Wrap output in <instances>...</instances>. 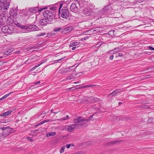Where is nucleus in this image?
I'll use <instances>...</instances> for the list:
<instances>
[{"instance_id":"f257e3e1","label":"nucleus","mask_w":154,"mask_h":154,"mask_svg":"<svg viewBox=\"0 0 154 154\" xmlns=\"http://www.w3.org/2000/svg\"><path fill=\"white\" fill-rule=\"evenodd\" d=\"M63 6L62 4H55L50 8V9L53 12L59 10V14L61 17L63 18H66L69 15V11L67 8L63 7L61 9Z\"/></svg>"},{"instance_id":"f03ea898","label":"nucleus","mask_w":154,"mask_h":154,"mask_svg":"<svg viewBox=\"0 0 154 154\" xmlns=\"http://www.w3.org/2000/svg\"><path fill=\"white\" fill-rule=\"evenodd\" d=\"M50 10L51 11L47 10L44 11L43 12V15L46 18V19H48L50 21H51V20L54 17L53 13L56 11L53 12V11L51 10L50 9Z\"/></svg>"},{"instance_id":"7ed1b4c3","label":"nucleus","mask_w":154,"mask_h":154,"mask_svg":"<svg viewBox=\"0 0 154 154\" xmlns=\"http://www.w3.org/2000/svg\"><path fill=\"white\" fill-rule=\"evenodd\" d=\"M22 28L25 29L26 30L25 32H26L39 30V28L37 26L34 25H30L28 26H24Z\"/></svg>"},{"instance_id":"20e7f679","label":"nucleus","mask_w":154,"mask_h":154,"mask_svg":"<svg viewBox=\"0 0 154 154\" xmlns=\"http://www.w3.org/2000/svg\"><path fill=\"white\" fill-rule=\"evenodd\" d=\"M47 8V7L46 6H45L44 7H42L40 8H39L37 6L34 8H30L29 11L30 12L34 14L38 12L39 13L43 10Z\"/></svg>"},{"instance_id":"39448f33","label":"nucleus","mask_w":154,"mask_h":154,"mask_svg":"<svg viewBox=\"0 0 154 154\" xmlns=\"http://www.w3.org/2000/svg\"><path fill=\"white\" fill-rule=\"evenodd\" d=\"M84 125V123L80 124H72L69 125L67 126V129L68 131L69 132H71L73 131L74 129L76 128H78V127L80 126H82Z\"/></svg>"},{"instance_id":"423d86ee","label":"nucleus","mask_w":154,"mask_h":154,"mask_svg":"<svg viewBox=\"0 0 154 154\" xmlns=\"http://www.w3.org/2000/svg\"><path fill=\"white\" fill-rule=\"evenodd\" d=\"M93 115L90 116V118L88 119H83L81 117H79L77 119H74V122L75 123H79L82 122H89L90 119L92 117Z\"/></svg>"},{"instance_id":"0eeeda50","label":"nucleus","mask_w":154,"mask_h":154,"mask_svg":"<svg viewBox=\"0 0 154 154\" xmlns=\"http://www.w3.org/2000/svg\"><path fill=\"white\" fill-rule=\"evenodd\" d=\"M79 5L78 3H77V4L74 3H72L70 7L71 11L75 13L77 12L78 11V5Z\"/></svg>"},{"instance_id":"6e6552de","label":"nucleus","mask_w":154,"mask_h":154,"mask_svg":"<svg viewBox=\"0 0 154 154\" xmlns=\"http://www.w3.org/2000/svg\"><path fill=\"white\" fill-rule=\"evenodd\" d=\"M51 22L49 19L46 18L42 19L39 22L40 24L42 26H46L50 23Z\"/></svg>"},{"instance_id":"1a4fd4ad","label":"nucleus","mask_w":154,"mask_h":154,"mask_svg":"<svg viewBox=\"0 0 154 154\" xmlns=\"http://www.w3.org/2000/svg\"><path fill=\"white\" fill-rule=\"evenodd\" d=\"M9 5V2H7L5 4L2 5L1 7L0 10L2 12L6 11L8 8Z\"/></svg>"},{"instance_id":"9d476101","label":"nucleus","mask_w":154,"mask_h":154,"mask_svg":"<svg viewBox=\"0 0 154 154\" xmlns=\"http://www.w3.org/2000/svg\"><path fill=\"white\" fill-rule=\"evenodd\" d=\"M91 8L88 7H86L84 10V13L87 16H89L91 12Z\"/></svg>"},{"instance_id":"9b49d317","label":"nucleus","mask_w":154,"mask_h":154,"mask_svg":"<svg viewBox=\"0 0 154 154\" xmlns=\"http://www.w3.org/2000/svg\"><path fill=\"white\" fill-rule=\"evenodd\" d=\"M75 72H74L73 71L72 72V73L71 75H69L67 76L66 79V80H70L71 79H75L77 78V77H75V75L74 74L75 73Z\"/></svg>"},{"instance_id":"f8f14e48","label":"nucleus","mask_w":154,"mask_h":154,"mask_svg":"<svg viewBox=\"0 0 154 154\" xmlns=\"http://www.w3.org/2000/svg\"><path fill=\"white\" fill-rule=\"evenodd\" d=\"M73 28L71 26H69L66 27L63 30V32L67 33L72 31Z\"/></svg>"},{"instance_id":"ddd939ff","label":"nucleus","mask_w":154,"mask_h":154,"mask_svg":"<svg viewBox=\"0 0 154 154\" xmlns=\"http://www.w3.org/2000/svg\"><path fill=\"white\" fill-rule=\"evenodd\" d=\"M80 42L75 41V42H72L69 45V47H74V46H77L79 45Z\"/></svg>"},{"instance_id":"4468645a","label":"nucleus","mask_w":154,"mask_h":154,"mask_svg":"<svg viewBox=\"0 0 154 154\" xmlns=\"http://www.w3.org/2000/svg\"><path fill=\"white\" fill-rule=\"evenodd\" d=\"M73 67L74 66H72L66 68L64 71V72L66 73L70 72L73 69L72 68H73Z\"/></svg>"},{"instance_id":"2eb2a0df","label":"nucleus","mask_w":154,"mask_h":154,"mask_svg":"<svg viewBox=\"0 0 154 154\" xmlns=\"http://www.w3.org/2000/svg\"><path fill=\"white\" fill-rule=\"evenodd\" d=\"M10 14L11 16L15 17L17 16V13L15 12H14V11L13 9H11L10 11Z\"/></svg>"},{"instance_id":"dca6fc26","label":"nucleus","mask_w":154,"mask_h":154,"mask_svg":"<svg viewBox=\"0 0 154 154\" xmlns=\"http://www.w3.org/2000/svg\"><path fill=\"white\" fill-rule=\"evenodd\" d=\"M8 27L7 26H5L3 27L2 28V31L4 33H6L8 31Z\"/></svg>"},{"instance_id":"f3484780","label":"nucleus","mask_w":154,"mask_h":154,"mask_svg":"<svg viewBox=\"0 0 154 154\" xmlns=\"http://www.w3.org/2000/svg\"><path fill=\"white\" fill-rule=\"evenodd\" d=\"M3 17L0 15V25H2L4 24L5 21L4 20Z\"/></svg>"},{"instance_id":"a211bd4d","label":"nucleus","mask_w":154,"mask_h":154,"mask_svg":"<svg viewBox=\"0 0 154 154\" xmlns=\"http://www.w3.org/2000/svg\"><path fill=\"white\" fill-rule=\"evenodd\" d=\"M12 112L11 110H9L6 112L4 113H3L1 114L0 116H8L9 114L11 113Z\"/></svg>"},{"instance_id":"6ab92c4d","label":"nucleus","mask_w":154,"mask_h":154,"mask_svg":"<svg viewBox=\"0 0 154 154\" xmlns=\"http://www.w3.org/2000/svg\"><path fill=\"white\" fill-rule=\"evenodd\" d=\"M56 133L54 132H51L47 134L46 136L48 137L50 136H54L56 135Z\"/></svg>"},{"instance_id":"aec40b11","label":"nucleus","mask_w":154,"mask_h":154,"mask_svg":"<svg viewBox=\"0 0 154 154\" xmlns=\"http://www.w3.org/2000/svg\"><path fill=\"white\" fill-rule=\"evenodd\" d=\"M120 51H121V50L120 48H115L114 50L111 51H113V53L114 54H116L118 52H120Z\"/></svg>"},{"instance_id":"412c9836","label":"nucleus","mask_w":154,"mask_h":154,"mask_svg":"<svg viewBox=\"0 0 154 154\" xmlns=\"http://www.w3.org/2000/svg\"><path fill=\"white\" fill-rule=\"evenodd\" d=\"M120 142V140H115L111 142H110L108 143V145H114L118 143H119Z\"/></svg>"},{"instance_id":"4be33fe9","label":"nucleus","mask_w":154,"mask_h":154,"mask_svg":"<svg viewBox=\"0 0 154 154\" xmlns=\"http://www.w3.org/2000/svg\"><path fill=\"white\" fill-rule=\"evenodd\" d=\"M111 9V7L110 5H108L103 8V10L105 12L106 11H108Z\"/></svg>"},{"instance_id":"5701e85b","label":"nucleus","mask_w":154,"mask_h":154,"mask_svg":"<svg viewBox=\"0 0 154 154\" xmlns=\"http://www.w3.org/2000/svg\"><path fill=\"white\" fill-rule=\"evenodd\" d=\"M14 29H10V28L8 27V31L6 33H8V34H10L13 33L14 32Z\"/></svg>"},{"instance_id":"b1692460","label":"nucleus","mask_w":154,"mask_h":154,"mask_svg":"<svg viewBox=\"0 0 154 154\" xmlns=\"http://www.w3.org/2000/svg\"><path fill=\"white\" fill-rule=\"evenodd\" d=\"M117 95L116 93L114 91L113 92L108 95V97H110L113 96H116Z\"/></svg>"},{"instance_id":"393cba45","label":"nucleus","mask_w":154,"mask_h":154,"mask_svg":"<svg viewBox=\"0 0 154 154\" xmlns=\"http://www.w3.org/2000/svg\"><path fill=\"white\" fill-rule=\"evenodd\" d=\"M94 86H95V85H87L86 86H82L81 87V88H86L91 87Z\"/></svg>"},{"instance_id":"a878e982","label":"nucleus","mask_w":154,"mask_h":154,"mask_svg":"<svg viewBox=\"0 0 154 154\" xmlns=\"http://www.w3.org/2000/svg\"><path fill=\"white\" fill-rule=\"evenodd\" d=\"M65 148V146H63L61 147V149L60 150V153H61L64 152Z\"/></svg>"},{"instance_id":"bb28decb","label":"nucleus","mask_w":154,"mask_h":154,"mask_svg":"<svg viewBox=\"0 0 154 154\" xmlns=\"http://www.w3.org/2000/svg\"><path fill=\"white\" fill-rule=\"evenodd\" d=\"M11 50H8L7 51L5 52L4 53V54L5 55H8L11 52Z\"/></svg>"},{"instance_id":"cd10ccee","label":"nucleus","mask_w":154,"mask_h":154,"mask_svg":"<svg viewBox=\"0 0 154 154\" xmlns=\"http://www.w3.org/2000/svg\"><path fill=\"white\" fill-rule=\"evenodd\" d=\"M116 93V94L117 95L121 91L120 89H117L114 91Z\"/></svg>"},{"instance_id":"c85d7f7f","label":"nucleus","mask_w":154,"mask_h":154,"mask_svg":"<svg viewBox=\"0 0 154 154\" xmlns=\"http://www.w3.org/2000/svg\"><path fill=\"white\" fill-rule=\"evenodd\" d=\"M54 110L53 109H52L51 110V112L52 113H54L55 114H56L58 112H59V111H58L57 109H55L54 110Z\"/></svg>"},{"instance_id":"c756f323","label":"nucleus","mask_w":154,"mask_h":154,"mask_svg":"<svg viewBox=\"0 0 154 154\" xmlns=\"http://www.w3.org/2000/svg\"><path fill=\"white\" fill-rule=\"evenodd\" d=\"M93 97H91L90 98L88 97V98L87 100H86L87 101L88 100V101H89V102H91L92 100H91L92 99H93Z\"/></svg>"},{"instance_id":"7c9ffc66","label":"nucleus","mask_w":154,"mask_h":154,"mask_svg":"<svg viewBox=\"0 0 154 154\" xmlns=\"http://www.w3.org/2000/svg\"><path fill=\"white\" fill-rule=\"evenodd\" d=\"M61 29L60 28H56L54 29L55 32L59 31L61 30Z\"/></svg>"},{"instance_id":"2f4dec72","label":"nucleus","mask_w":154,"mask_h":154,"mask_svg":"<svg viewBox=\"0 0 154 154\" xmlns=\"http://www.w3.org/2000/svg\"><path fill=\"white\" fill-rule=\"evenodd\" d=\"M13 93V92H10V93H8V94H5L4 96V97L5 98H6L8 96L10 95L11 94H12Z\"/></svg>"},{"instance_id":"473e14b6","label":"nucleus","mask_w":154,"mask_h":154,"mask_svg":"<svg viewBox=\"0 0 154 154\" xmlns=\"http://www.w3.org/2000/svg\"><path fill=\"white\" fill-rule=\"evenodd\" d=\"M9 128V127L8 126H7V127H2L1 128V129H2V130H5L8 128Z\"/></svg>"},{"instance_id":"72a5a7b5","label":"nucleus","mask_w":154,"mask_h":154,"mask_svg":"<svg viewBox=\"0 0 154 154\" xmlns=\"http://www.w3.org/2000/svg\"><path fill=\"white\" fill-rule=\"evenodd\" d=\"M8 0H0V3H5L7 2Z\"/></svg>"},{"instance_id":"f704fd0d","label":"nucleus","mask_w":154,"mask_h":154,"mask_svg":"<svg viewBox=\"0 0 154 154\" xmlns=\"http://www.w3.org/2000/svg\"><path fill=\"white\" fill-rule=\"evenodd\" d=\"M46 122V120H44L43 121L41 122H40L39 124L37 126H38V125H42V124H43L44 123H45V122Z\"/></svg>"},{"instance_id":"c9c22d12","label":"nucleus","mask_w":154,"mask_h":154,"mask_svg":"<svg viewBox=\"0 0 154 154\" xmlns=\"http://www.w3.org/2000/svg\"><path fill=\"white\" fill-rule=\"evenodd\" d=\"M45 33H41V34L38 35H37L38 36H43L44 35H45Z\"/></svg>"},{"instance_id":"e433bc0d","label":"nucleus","mask_w":154,"mask_h":154,"mask_svg":"<svg viewBox=\"0 0 154 154\" xmlns=\"http://www.w3.org/2000/svg\"><path fill=\"white\" fill-rule=\"evenodd\" d=\"M148 49L150 50H152L154 51V48L152 47V46H149Z\"/></svg>"},{"instance_id":"4c0bfd02","label":"nucleus","mask_w":154,"mask_h":154,"mask_svg":"<svg viewBox=\"0 0 154 154\" xmlns=\"http://www.w3.org/2000/svg\"><path fill=\"white\" fill-rule=\"evenodd\" d=\"M136 1L137 2L140 3L142 2L143 1V0H136Z\"/></svg>"},{"instance_id":"58836bf2","label":"nucleus","mask_w":154,"mask_h":154,"mask_svg":"<svg viewBox=\"0 0 154 154\" xmlns=\"http://www.w3.org/2000/svg\"><path fill=\"white\" fill-rule=\"evenodd\" d=\"M71 146V145L69 144H67L66 145L67 148H69Z\"/></svg>"},{"instance_id":"ea45409f","label":"nucleus","mask_w":154,"mask_h":154,"mask_svg":"<svg viewBox=\"0 0 154 154\" xmlns=\"http://www.w3.org/2000/svg\"><path fill=\"white\" fill-rule=\"evenodd\" d=\"M27 139L31 142L33 141V140L32 139H31L29 137H27Z\"/></svg>"},{"instance_id":"a19ab883","label":"nucleus","mask_w":154,"mask_h":154,"mask_svg":"<svg viewBox=\"0 0 154 154\" xmlns=\"http://www.w3.org/2000/svg\"><path fill=\"white\" fill-rule=\"evenodd\" d=\"M113 57H114V56H113V55H112L109 58L110 60H112L113 59Z\"/></svg>"},{"instance_id":"79ce46f5","label":"nucleus","mask_w":154,"mask_h":154,"mask_svg":"<svg viewBox=\"0 0 154 154\" xmlns=\"http://www.w3.org/2000/svg\"><path fill=\"white\" fill-rule=\"evenodd\" d=\"M123 56V54L121 53H119L118 54V56L119 57H122Z\"/></svg>"},{"instance_id":"37998d69","label":"nucleus","mask_w":154,"mask_h":154,"mask_svg":"<svg viewBox=\"0 0 154 154\" xmlns=\"http://www.w3.org/2000/svg\"><path fill=\"white\" fill-rule=\"evenodd\" d=\"M80 82H81V81L79 80V81L77 82H74L73 83L74 84H78V83H80Z\"/></svg>"},{"instance_id":"c03bdc74","label":"nucleus","mask_w":154,"mask_h":154,"mask_svg":"<svg viewBox=\"0 0 154 154\" xmlns=\"http://www.w3.org/2000/svg\"><path fill=\"white\" fill-rule=\"evenodd\" d=\"M40 83V81H38V82H35L34 84H36V85H38V84H39V83Z\"/></svg>"},{"instance_id":"a18cd8bd","label":"nucleus","mask_w":154,"mask_h":154,"mask_svg":"<svg viewBox=\"0 0 154 154\" xmlns=\"http://www.w3.org/2000/svg\"><path fill=\"white\" fill-rule=\"evenodd\" d=\"M62 60H63V58H62V59L57 60H56V61H57L58 62H60V61H62Z\"/></svg>"},{"instance_id":"49530a36","label":"nucleus","mask_w":154,"mask_h":154,"mask_svg":"<svg viewBox=\"0 0 154 154\" xmlns=\"http://www.w3.org/2000/svg\"><path fill=\"white\" fill-rule=\"evenodd\" d=\"M73 47L72 48V50H75L76 48V47Z\"/></svg>"},{"instance_id":"de8ad7c7","label":"nucleus","mask_w":154,"mask_h":154,"mask_svg":"<svg viewBox=\"0 0 154 154\" xmlns=\"http://www.w3.org/2000/svg\"><path fill=\"white\" fill-rule=\"evenodd\" d=\"M5 98L3 96L0 99V100H3Z\"/></svg>"},{"instance_id":"09e8293b","label":"nucleus","mask_w":154,"mask_h":154,"mask_svg":"<svg viewBox=\"0 0 154 154\" xmlns=\"http://www.w3.org/2000/svg\"><path fill=\"white\" fill-rule=\"evenodd\" d=\"M60 120H66V119L65 118H62Z\"/></svg>"},{"instance_id":"8fccbe9b","label":"nucleus","mask_w":154,"mask_h":154,"mask_svg":"<svg viewBox=\"0 0 154 154\" xmlns=\"http://www.w3.org/2000/svg\"><path fill=\"white\" fill-rule=\"evenodd\" d=\"M43 63V62H42V63H40V64L37 65H36V66H37V67H38L39 66H40L41 64H42Z\"/></svg>"},{"instance_id":"3c124183","label":"nucleus","mask_w":154,"mask_h":154,"mask_svg":"<svg viewBox=\"0 0 154 154\" xmlns=\"http://www.w3.org/2000/svg\"><path fill=\"white\" fill-rule=\"evenodd\" d=\"M37 67V66H35L33 67L32 68L35 69Z\"/></svg>"},{"instance_id":"603ef678","label":"nucleus","mask_w":154,"mask_h":154,"mask_svg":"<svg viewBox=\"0 0 154 154\" xmlns=\"http://www.w3.org/2000/svg\"><path fill=\"white\" fill-rule=\"evenodd\" d=\"M37 67V66H35L33 67L32 68L35 69Z\"/></svg>"},{"instance_id":"864d4df0","label":"nucleus","mask_w":154,"mask_h":154,"mask_svg":"<svg viewBox=\"0 0 154 154\" xmlns=\"http://www.w3.org/2000/svg\"><path fill=\"white\" fill-rule=\"evenodd\" d=\"M50 119H48V120H46V122H49L50 121Z\"/></svg>"},{"instance_id":"5fc2aeb1","label":"nucleus","mask_w":154,"mask_h":154,"mask_svg":"<svg viewBox=\"0 0 154 154\" xmlns=\"http://www.w3.org/2000/svg\"><path fill=\"white\" fill-rule=\"evenodd\" d=\"M122 104V103H121V102H119V105H120L121 104Z\"/></svg>"},{"instance_id":"6e6d98bb","label":"nucleus","mask_w":154,"mask_h":154,"mask_svg":"<svg viewBox=\"0 0 154 154\" xmlns=\"http://www.w3.org/2000/svg\"><path fill=\"white\" fill-rule=\"evenodd\" d=\"M66 118H69V116L68 115H66Z\"/></svg>"},{"instance_id":"4d7b16f0","label":"nucleus","mask_w":154,"mask_h":154,"mask_svg":"<svg viewBox=\"0 0 154 154\" xmlns=\"http://www.w3.org/2000/svg\"><path fill=\"white\" fill-rule=\"evenodd\" d=\"M98 44H97V45H96V47H98L99 46H98L97 45Z\"/></svg>"},{"instance_id":"13d9d810","label":"nucleus","mask_w":154,"mask_h":154,"mask_svg":"<svg viewBox=\"0 0 154 154\" xmlns=\"http://www.w3.org/2000/svg\"><path fill=\"white\" fill-rule=\"evenodd\" d=\"M30 60V59H28V60L27 61H26V62L27 61H29V60Z\"/></svg>"},{"instance_id":"bf43d9fd","label":"nucleus","mask_w":154,"mask_h":154,"mask_svg":"<svg viewBox=\"0 0 154 154\" xmlns=\"http://www.w3.org/2000/svg\"><path fill=\"white\" fill-rule=\"evenodd\" d=\"M82 73V72H79V74H81Z\"/></svg>"},{"instance_id":"052dcab7","label":"nucleus","mask_w":154,"mask_h":154,"mask_svg":"<svg viewBox=\"0 0 154 154\" xmlns=\"http://www.w3.org/2000/svg\"><path fill=\"white\" fill-rule=\"evenodd\" d=\"M72 88H70L68 89H69V90L71 89Z\"/></svg>"},{"instance_id":"680f3d73","label":"nucleus","mask_w":154,"mask_h":154,"mask_svg":"<svg viewBox=\"0 0 154 154\" xmlns=\"http://www.w3.org/2000/svg\"><path fill=\"white\" fill-rule=\"evenodd\" d=\"M78 74V73H77V74H75V75H77Z\"/></svg>"},{"instance_id":"e2e57ef3","label":"nucleus","mask_w":154,"mask_h":154,"mask_svg":"<svg viewBox=\"0 0 154 154\" xmlns=\"http://www.w3.org/2000/svg\"><path fill=\"white\" fill-rule=\"evenodd\" d=\"M83 38H82V39H81V40H83L82 39Z\"/></svg>"},{"instance_id":"0e129e2a","label":"nucleus","mask_w":154,"mask_h":154,"mask_svg":"<svg viewBox=\"0 0 154 154\" xmlns=\"http://www.w3.org/2000/svg\"><path fill=\"white\" fill-rule=\"evenodd\" d=\"M109 52H108L107 53H109Z\"/></svg>"}]
</instances>
